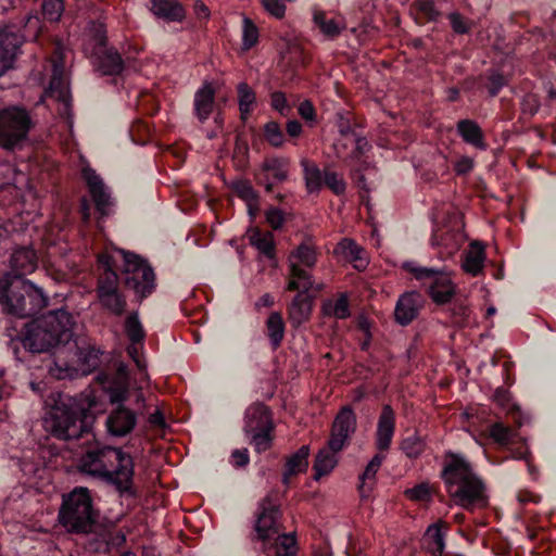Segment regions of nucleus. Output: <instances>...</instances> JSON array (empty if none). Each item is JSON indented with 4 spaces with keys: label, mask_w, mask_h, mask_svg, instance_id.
I'll use <instances>...</instances> for the list:
<instances>
[{
    "label": "nucleus",
    "mask_w": 556,
    "mask_h": 556,
    "mask_svg": "<svg viewBox=\"0 0 556 556\" xmlns=\"http://www.w3.org/2000/svg\"><path fill=\"white\" fill-rule=\"evenodd\" d=\"M265 218L273 230H280L287 222V214L281 208L271 205L265 211Z\"/></svg>",
    "instance_id": "nucleus-56"
},
{
    "label": "nucleus",
    "mask_w": 556,
    "mask_h": 556,
    "mask_svg": "<svg viewBox=\"0 0 556 556\" xmlns=\"http://www.w3.org/2000/svg\"><path fill=\"white\" fill-rule=\"evenodd\" d=\"M74 324L73 316L66 309L50 311L26 323L16 337L11 338L9 349L16 361L29 364L36 354L70 345V350H75L77 367L62 368L55 363V368L51 369L52 376L58 379L72 378L75 375L87 376L100 368L103 352L96 346L80 348L77 341H73Z\"/></svg>",
    "instance_id": "nucleus-1"
},
{
    "label": "nucleus",
    "mask_w": 556,
    "mask_h": 556,
    "mask_svg": "<svg viewBox=\"0 0 556 556\" xmlns=\"http://www.w3.org/2000/svg\"><path fill=\"white\" fill-rule=\"evenodd\" d=\"M457 135L462 140L479 151H486L489 143L479 123L471 118H463L456 123Z\"/></svg>",
    "instance_id": "nucleus-30"
},
{
    "label": "nucleus",
    "mask_w": 556,
    "mask_h": 556,
    "mask_svg": "<svg viewBox=\"0 0 556 556\" xmlns=\"http://www.w3.org/2000/svg\"><path fill=\"white\" fill-rule=\"evenodd\" d=\"M404 495L414 502H431L433 490L428 482H420L404 491Z\"/></svg>",
    "instance_id": "nucleus-53"
},
{
    "label": "nucleus",
    "mask_w": 556,
    "mask_h": 556,
    "mask_svg": "<svg viewBox=\"0 0 556 556\" xmlns=\"http://www.w3.org/2000/svg\"><path fill=\"white\" fill-rule=\"evenodd\" d=\"M99 517L100 510L88 488L75 486L62 495L58 520L67 533L84 535L96 532Z\"/></svg>",
    "instance_id": "nucleus-6"
},
{
    "label": "nucleus",
    "mask_w": 556,
    "mask_h": 556,
    "mask_svg": "<svg viewBox=\"0 0 556 556\" xmlns=\"http://www.w3.org/2000/svg\"><path fill=\"white\" fill-rule=\"evenodd\" d=\"M324 186L330 189L336 195H341L345 192L346 182L334 170L325 169Z\"/></svg>",
    "instance_id": "nucleus-55"
},
{
    "label": "nucleus",
    "mask_w": 556,
    "mask_h": 556,
    "mask_svg": "<svg viewBox=\"0 0 556 556\" xmlns=\"http://www.w3.org/2000/svg\"><path fill=\"white\" fill-rule=\"evenodd\" d=\"M153 14L166 22L181 23L186 17V10L178 0H151Z\"/></svg>",
    "instance_id": "nucleus-37"
},
{
    "label": "nucleus",
    "mask_w": 556,
    "mask_h": 556,
    "mask_svg": "<svg viewBox=\"0 0 556 556\" xmlns=\"http://www.w3.org/2000/svg\"><path fill=\"white\" fill-rule=\"evenodd\" d=\"M334 253L353 264L356 269L366 267L365 251L354 240L344 238L334 248Z\"/></svg>",
    "instance_id": "nucleus-38"
},
{
    "label": "nucleus",
    "mask_w": 556,
    "mask_h": 556,
    "mask_svg": "<svg viewBox=\"0 0 556 556\" xmlns=\"http://www.w3.org/2000/svg\"><path fill=\"white\" fill-rule=\"evenodd\" d=\"M45 420L46 428L50 433L64 441L78 440L84 437H91L94 414L84 404L71 396H59L50 408Z\"/></svg>",
    "instance_id": "nucleus-5"
},
{
    "label": "nucleus",
    "mask_w": 556,
    "mask_h": 556,
    "mask_svg": "<svg viewBox=\"0 0 556 556\" xmlns=\"http://www.w3.org/2000/svg\"><path fill=\"white\" fill-rule=\"evenodd\" d=\"M260 33L257 26L249 17L242 23V51H249L258 43Z\"/></svg>",
    "instance_id": "nucleus-52"
},
{
    "label": "nucleus",
    "mask_w": 556,
    "mask_h": 556,
    "mask_svg": "<svg viewBox=\"0 0 556 556\" xmlns=\"http://www.w3.org/2000/svg\"><path fill=\"white\" fill-rule=\"evenodd\" d=\"M351 143H354V148L351 150V159L353 160H359L370 149L367 138L361 134L356 135Z\"/></svg>",
    "instance_id": "nucleus-60"
},
{
    "label": "nucleus",
    "mask_w": 556,
    "mask_h": 556,
    "mask_svg": "<svg viewBox=\"0 0 556 556\" xmlns=\"http://www.w3.org/2000/svg\"><path fill=\"white\" fill-rule=\"evenodd\" d=\"M81 176L86 181L89 193L99 214L103 217L109 216L110 208L113 205V199L103 179L90 166L83 168Z\"/></svg>",
    "instance_id": "nucleus-20"
},
{
    "label": "nucleus",
    "mask_w": 556,
    "mask_h": 556,
    "mask_svg": "<svg viewBox=\"0 0 556 556\" xmlns=\"http://www.w3.org/2000/svg\"><path fill=\"white\" fill-rule=\"evenodd\" d=\"M79 469L115 486L121 494L136 495L135 462L132 456L121 447L98 442L90 445L79 459Z\"/></svg>",
    "instance_id": "nucleus-4"
},
{
    "label": "nucleus",
    "mask_w": 556,
    "mask_h": 556,
    "mask_svg": "<svg viewBox=\"0 0 556 556\" xmlns=\"http://www.w3.org/2000/svg\"><path fill=\"white\" fill-rule=\"evenodd\" d=\"M124 331L130 342V346L127 349L128 354L138 362V345H143L147 336L138 311L128 313L124 320Z\"/></svg>",
    "instance_id": "nucleus-31"
},
{
    "label": "nucleus",
    "mask_w": 556,
    "mask_h": 556,
    "mask_svg": "<svg viewBox=\"0 0 556 556\" xmlns=\"http://www.w3.org/2000/svg\"><path fill=\"white\" fill-rule=\"evenodd\" d=\"M0 304L7 314L26 318L47 306L48 296L26 278L3 275L0 278Z\"/></svg>",
    "instance_id": "nucleus-7"
},
{
    "label": "nucleus",
    "mask_w": 556,
    "mask_h": 556,
    "mask_svg": "<svg viewBox=\"0 0 556 556\" xmlns=\"http://www.w3.org/2000/svg\"><path fill=\"white\" fill-rule=\"evenodd\" d=\"M231 463L235 467H245L250 463V455L248 448L235 450L231 453Z\"/></svg>",
    "instance_id": "nucleus-64"
},
{
    "label": "nucleus",
    "mask_w": 556,
    "mask_h": 556,
    "mask_svg": "<svg viewBox=\"0 0 556 556\" xmlns=\"http://www.w3.org/2000/svg\"><path fill=\"white\" fill-rule=\"evenodd\" d=\"M484 261L485 253L483 247L475 242L471 244V250L466 253L462 267L466 273L476 277L482 273Z\"/></svg>",
    "instance_id": "nucleus-44"
},
{
    "label": "nucleus",
    "mask_w": 556,
    "mask_h": 556,
    "mask_svg": "<svg viewBox=\"0 0 556 556\" xmlns=\"http://www.w3.org/2000/svg\"><path fill=\"white\" fill-rule=\"evenodd\" d=\"M138 421L137 413L125 406H114L109 413L105 427L111 437L124 438L132 432Z\"/></svg>",
    "instance_id": "nucleus-22"
},
{
    "label": "nucleus",
    "mask_w": 556,
    "mask_h": 556,
    "mask_svg": "<svg viewBox=\"0 0 556 556\" xmlns=\"http://www.w3.org/2000/svg\"><path fill=\"white\" fill-rule=\"evenodd\" d=\"M96 72L101 76L118 77L126 70L119 51L113 46L100 47L90 53Z\"/></svg>",
    "instance_id": "nucleus-19"
},
{
    "label": "nucleus",
    "mask_w": 556,
    "mask_h": 556,
    "mask_svg": "<svg viewBox=\"0 0 556 556\" xmlns=\"http://www.w3.org/2000/svg\"><path fill=\"white\" fill-rule=\"evenodd\" d=\"M309 446L302 445L296 452L286 458L281 482L289 488L291 478L303 473L308 468Z\"/></svg>",
    "instance_id": "nucleus-33"
},
{
    "label": "nucleus",
    "mask_w": 556,
    "mask_h": 556,
    "mask_svg": "<svg viewBox=\"0 0 556 556\" xmlns=\"http://www.w3.org/2000/svg\"><path fill=\"white\" fill-rule=\"evenodd\" d=\"M426 446L425 439L414 432L402 440L400 448L408 458L416 459L425 452Z\"/></svg>",
    "instance_id": "nucleus-46"
},
{
    "label": "nucleus",
    "mask_w": 556,
    "mask_h": 556,
    "mask_svg": "<svg viewBox=\"0 0 556 556\" xmlns=\"http://www.w3.org/2000/svg\"><path fill=\"white\" fill-rule=\"evenodd\" d=\"M349 25H358L363 31H378L376 25V4L371 0H362L345 16Z\"/></svg>",
    "instance_id": "nucleus-28"
},
{
    "label": "nucleus",
    "mask_w": 556,
    "mask_h": 556,
    "mask_svg": "<svg viewBox=\"0 0 556 556\" xmlns=\"http://www.w3.org/2000/svg\"><path fill=\"white\" fill-rule=\"evenodd\" d=\"M333 148L338 157L346 159L348 156L351 157V150L354 148V143H351V139L340 136L334 142Z\"/></svg>",
    "instance_id": "nucleus-63"
},
{
    "label": "nucleus",
    "mask_w": 556,
    "mask_h": 556,
    "mask_svg": "<svg viewBox=\"0 0 556 556\" xmlns=\"http://www.w3.org/2000/svg\"><path fill=\"white\" fill-rule=\"evenodd\" d=\"M396 430V413L390 404L381 406L374 435L376 451L389 452Z\"/></svg>",
    "instance_id": "nucleus-21"
},
{
    "label": "nucleus",
    "mask_w": 556,
    "mask_h": 556,
    "mask_svg": "<svg viewBox=\"0 0 556 556\" xmlns=\"http://www.w3.org/2000/svg\"><path fill=\"white\" fill-rule=\"evenodd\" d=\"M387 458V452L377 451L366 465L364 471L358 476L357 490L363 500L368 498L376 484V476L382 463Z\"/></svg>",
    "instance_id": "nucleus-32"
},
{
    "label": "nucleus",
    "mask_w": 556,
    "mask_h": 556,
    "mask_svg": "<svg viewBox=\"0 0 556 556\" xmlns=\"http://www.w3.org/2000/svg\"><path fill=\"white\" fill-rule=\"evenodd\" d=\"M31 126V118L25 108L9 105L0 110V144L9 150L15 149L27 138Z\"/></svg>",
    "instance_id": "nucleus-11"
},
{
    "label": "nucleus",
    "mask_w": 556,
    "mask_h": 556,
    "mask_svg": "<svg viewBox=\"0 0 556 556\" xmlns=\"http://www.w3.org/2000/svg\"><path fill=\"white\" fill-rule=\"evenodd\" d=\"M85 36L88 40L87 46L90 53H92V50H97L100 47L109 46L106 26L98 20H91L88 22L85 29Z\"/></svg>",
    "instance_id": "nucleus-42"
},
{
    "label": "nucleus",
    "mask_w": 556,
    "mask_h": 556,
    "mask_svg": "<svg viewBox=\"0 0 556 556\" xmlns=\"http://www.w3.org/2000/svg\"><path fill=\"white\" fill-rule=\"evenodd\" d=\"M338 452H332L329 447L321 448L316 457L313 465V479L319 481L323 477L329 475L338 465V458L336 456Z\"/></svg>",
    "instance_id": "nucleus-41"
},
{
    "label": "nucleus",
    "mask_w": 556,
    "mask_h": 556,
    "mask_svg": "<svg viewBox=\"0 0 556 556\" xmlns=\"http://www.w3.org/2000/svg\"><path fill=\"white\" fill-rule=\"evenodd\" d=\"M440 478L450 500L456 506L470 513L489 507L486 482L464 454L445 451L441 460Z\"/></svg>",
    "instance_id": "nucleus-3"
},
{
    "label": "nucleus",
    "mask_w": 556,
    "mask_h": 556,
    "mask_svg": "<svg viewBox=\"0 0 556 556\" xmlns=\"http://www.w3.org/2000/svg\"><path fill=\"white\" fill-rule=\"evenodd\" d=\"M123 258V269L118 274L112 268L109 255L98 256L103 273L97 279V298L103 309L117 317L127 312V300L119 286L132 292V302L139 305L155 292L157 286L154 269L147 260L125 251Z\"/></svg>",
    "instance_id": "nucleus-2"
},
{
    "label": "nucleus",
    "mask_w": 556,
    "mask_h": 556,
    "mask_svg": "<svg viewBox=\"0 0 556 556\" xmlns=\"http://www.w3.org/2000/svg\"><path fill=\"white\" fill-rule=\"evenodd\" d=\"M414 22L424 26L428 23H437L442 17V12L438 9L433 0H414L409 8Z\"/></svg>",
    "instance_id": "nucleus-36"
},
{
    "label": "nucleus",
    "mask_w": 556,
    "mask_h": 556,
    "mask_svg": "<svg viewBox=\"0 0 556 556\" xmlns=\"http://www.w3.org/2000/svg\"><path fill=\"white\" fill-rule=\"evenodd\" d=\"M298 114L309 128L315 127L319 123L316 108L309 99L300 102L298 105Z\"/></svg>",
    "instance_id": "nucleus-54"
},
{
    "label": "nucleus",
    "mask_w": 556,
    "mask_h": 556,
    "mask_svg": "<svg viewBox=\"0 0 556 556\" xmlns=\"http://www.w3.org/2000/svg\"><path fill=\"white\" fill-rule=\"evenodd\" d=\"M267 336L274 349L280 346L286 332V324L281 313L271 312L266 320Z\"/></svg>",
    "instance_id": "nucleus-45"
},
{
    "label": "nucleus",
    "mask_w": 556,
    "mask_h": 556,
    "mask_svg": "<svg viewBox=\"0 0 556 556\" xmlns=\"http://www.w3.org/2000/svg\"><path fill=\"white\" fill-rule=\"evenodd\" d=\"M237 94L240 118L243 123H245L252 114L254 105L256 104V94L245 81L238 84Z\"/></svg>",
    "instance_id": "nucleus-43"
},
{
    "label": "nucleus",
    "mask_w": 556,
    "mask_h": 556,
    "mask_svg": "<svg viewBox=\"0 0 556 556\" xmlns=\"http://www.w3.org/2000/svg\"><path fill=\"white\" fill-rule=\"evenodd\" d=\"M338 131L341 137L345 139H353L359 132L356 129V126L352 123L351 118L344 115H339L338 119Z\"/></svg>",
    "instance_id": "nucleus-58"
},
{
    "label": "nucleus",
    "mask_w": 556,
    "mask_h": 556,
    "mask_svg": "<svg viewBox=\"0 0 556 556\" xmlns=\"http://www.w3.org/2000/svg\"><path fill=\"white\" fill-rule=\"evenodd\" d=\"M318 255L319 251L314 237L307 233L304 235L302 241L289 255L290 278L287 283V291H309L313 288L314 279L308 269L316 266Z\"/></svg>",
    "instance_id": "nucleus-9"
},
{
    "label": "nucleus",
    "mask_w": 556,
    "mask_h": 556,
    "mask_svg": "<svg viewBox=\"0 0 556 556\" xmlns=\"http://www.w3.org/2000/svg\"><path fill=\"white\" fill-rule=\"evenodd\" d=\"M49 88L51 92L55 93L58 100L62 102L65 108L70 106L71 94L65 75L63 55L59 51V48H56L55 58L52 62V75Z\"/></svg>",
    "instance_id": "nucleus-25"
},
{
    "label": "nucleus",
    "mask_w": 556,
    "mask_h": 556,
    "mask_svg": "<svg viewBox=\"0 0 556 556\" xmlns=\"http://www.w3.org/2000/svg\"><path fill=\"white\" fill-rule=\"evenodd\" d=\"M475 168V161L470 156L463 155L454 164V170L457 176H466Z\"/></svg>",
    "instance_id": "nucleus-62"
},
{
    "label": "nucleus",
    "mask_w": 556,
    "mask_h": 556,
    "mask_svg": "<svg viewBox=\"0 0 556 556\" xmlns=\"http://www.w3.org/2000/svg\"><path fill=\"white\" fill-rule=\"evenodd\" d=\"M250 244L263 256L270 261L276 260V242L270 231H263L258 226H251L248 229Z\"/></svg>",
    "instance_id": "nucleus-35"
},
{
    "label": "nucleus",
    "mask_w": 556,
    "mask_h": 556,
    "mask_svg": "<svg viewBox=\"0 0 556 556\" xmlns=\"http://www.w3.org/2000/svg\"><path fill=\"white\" fill-rule=\"evenodd\" d=\"M321 313L326 317L346 319L351 316L350 298L346 292H339L336 299H326L321 304Z\"/></svg>",
    "instance_id": "nucleus-39"
},
{
    "label": "nucleus",
    "mask_w": 556,
    "mask_h": 556,
    "mask_svg": "<svg viewBox=\"0 0 556 556\" xmlns=\"http://www.w3.org/2000/svg\"><path fill=\"white\" fill-rule=\"evenodd\" d=\"M231 191L244 203L261 200V194L254 189L252 182L248 179H236L230 184Z\"/></svg>",
    "instance_id": "nucleus-47"
},
{
    "label": "nucleus",
    "mask_w": 556,
    "mask_h": 556,
    "mask_svg": "<svg viewBox=\"0 0 556 556\" xmlns=\"http://www.w3.org/2000/svg\"><path fill=\"white\" fill-rule=\"evenodd\" d=\"M521 111L523 114L533 116L540 109V100L534 93H527L521 99Z\"/></svg>",
    "instance_id": "nucleus-61"
},
{
    "label": "nucleus",
    "mask_w": 556,
    "mask_h": 556,
    "mask_svg": "<svg viewBox=\"0 0 556 556\" xmlns=\"http://www.w3.org/2000/svg\"><path fill=\"white\" fill-rule=\"evenodd\" d=\"M26 38H29L24 30L21 34V29L13 25H0V79L4 74L14 68V64L22 53V45ZM0 86H4L0 83Z\"/></svg>",
    "instance_id": "nucleus-13"
},
{
    "label": "nucleus",
    "mask_w": 556,
    "mask_h": 556,
    "mask_svg": "<svg viewBox=\"0 0 556 556\" xmlns=\"http://www.w3.org/2000/svg\"><path fill=\"white\" fill-rule=\"evenodd\" d=\"M64 11L63 0H42L41 10L31 11L23 17V30L34 40H38L46 26L43 20L50 23L60 21Z\"/></svg>",
    "instance_id": "nucleus-14"
},
{
    "label": "nucleus",
    "mask_w": 556,
    "mask_h": 556,
    "mask_svg": "<svg viewBox=\"0 0 556 556\" xmlns=\"http://www.w3.org/2000/svg\"><path fill=\"white\" fill-rule=\"evenodd\" d=\"M274 429L271 412L266 405L257 402L245 409L243 430L256 452H265L271 446Z\"/></svg>",
    "instance_id": "nucleus-10"
},
{
    "label": "nucleus",
    "mask_w": 556,
    "mask_h": 556,
    "mask_svg": "<svg viewBox=\"0 0 556 556\" xmlns=\"http://www.w3.org/2000/svg\"><path fill=\"white\" fill-rule=\"evenodd\" d=\"M450 525L439 520L428 526L422 536V547L432 556H443Z\"/></svg>",
    "instance_id": "nucleus-24"
},
{
    "label": "nucleus",
    "mask_w": 556,
    "mask_h": 556,
    "mask_svg": "<svg viewBox=\"0 0 556 556\" xmlns=\"http://www.w3.org/2000/svg\"><path fill=\"white\" fill-rule=\"evenodd\" d=\"M313 22L323 36L329 40L337 39L348 28L345 16L338 13L336 17H329L326 11L314 9Z\"/></svg>",
    "instance_id": "nucleus-27"
},
{
    "label": "nucleus",
    "mask_w": 556,
    "mask_h": 556,
    "mask_svg": "<svg viewBox=\"0 0 556 556\" xmlns=\"http://www.w3.org/2000/svg\"><path fill=\"white\" fill-rule=\"evenodd\" d=\"M357 430V416L351 405L342 406L331 425L328 447L332 452H341Z\"/></svg>",
    "instance_id": "nucleus-15"
},
{
    "label": "nucleus",
    "mask_w": 556,
    "mask_h": 556,
    "mask_svg": "<svg viewBox=\"0 0 556 556\" xmlns=\"http://www.w3.org/2000/svg\"><path fill=\"white\" fill-rule=\"evenodd\" d=\"M507 85L508 78L503 73L497 70L488 71L483 86L488 90L490 97H496Z\"/></svg>",
    "instance_id": "nucleus-51"
},
{
    "label": "nucleus",
    "mask_w": 556,
    "mask_h": 556,
    "mask_svg": "<svg viewBox=\"0 0 556 556\" xmlns=\"http://www.w3.org/2000/svg\"><path fill=\"white\" fill-rule=\"evenodd\" d=\"M216 90L212 83L205 81L194 93L193 114L200 123H205L216 106Z\"/></svg>",
    "instance_id": "nucleus-29"
},
{
    "label": "nucleus",
    "mask_w": 556,
    "mask_h": 556,
    "mask_svg": "<svg viewBox=\"0 0 556 556\" xmlns=\"http://www.w3.org/2000/svg\"><path fill=\"white\" fill-rule=\"evenodd\" d=\"M298 294L294 295L291 303L287 307L288 318L293 327H299L307 321L312 313V301L306 293L308 291L295 290Z\"/></svg>",
    "instance_id": "nucleus-34"
},
{
    "label": "nucleus",
    "mask_w": 556,
    "mask_h": 556,
    "mask_svg": "<svg viewBox=\"0 0 556 556\" xmlns=\"http://www.w3.org/2000/svg\"><path fill=\"white\" fill-rule=\"evenodd\" d=\"M424 307V298L417 291L404 292L396 301L394 320L402 327L409 326L418 318Z\"/></svg>",
    "instance_id": "nucleus-23"
},
{
    "label": "nucleus",
    "mask_w": 556,
    "mask_h": 556,
    "mask_svg": "<svg viewBox=\"0 0 556 556\" xmlns=\"http://www.w3.org/2000/svg\"><path fill=\"white\" fill-rule=\"evenodd\" d=\"M270 105L273 110L277 111L281 116H288L291 112V106L287 100L285 92L274 91L270 94Z\"/></svg>",
    "instance_id": "nucleus-57"
},
{
    "label": "nucleus",
    "mask_w": 556,
    "mask_h": 556,
    "mask_svg": "<svg viewBox=\"0 0 556 556\" xmlns=\"http://www.w3.org/2000/svg\"><path fill=\"white\" fill-rule=\"evenodd\" d=\"M290 162L285 156L266 157L260 169L255 172L254 179L258 186L264 187L267 193H271L276 185L288 179Z\"/></svg>",
    "instance_id": "nucleus-16"
},
{
    "label": "nucleus",
    "mask_w": 556,
    "mask_h": 556,
    "mask_svg": "<svg viewBox=\"0 0 556 556\" xmlns=\"http://www.w3.org/2000/svg\"><path fill=\"white\" fill-rule=\"evenodd\" d=\"M430 241L432 247L438 250L439 256L442 260H447L460 250L465 241V233L460 228L434 224Z\"/></svg>",
    "instance_id": "nucleus-17"
},
{
    "label": "nucleus",
    "mask_w": 556,
    "mask_h": 556,
    "mask_svg": "<svg viewBox=\"0 0 556 556\" xmlns=\"http://www.w3.org/2000/svg\"><path fill=\"white\" fill-rule=\"evenodd\" d=\"M38 257L33 248L18 247L11 254L10 270L4 275H14L25 278L37 268Z\"/></svg>",
    "instance_id": "nucleus-26"
},
{
    "label": "nucleus",
    "mask_w": 556,
    "mask_h": 556,
    "mask_svg": "<svg viewBox=\"0 0 556 556\" xmlns=\"http://www.w3.org/2000/svg\"><path fill=\"white\" fill-rule=\"evenodd\" d=\"M264 10L271 16L280 20L286 14V3L283 0H261Z\"/></svg>",
    "instance_id": "nucleus-59"
},
{
    "label": "nucleus",
    "mask_w": 556,
    "mask_h": 556,
    "mask_svg": "<svg viewBox=\"0 0 556 556\" xmlns=\"http://www.w3.org/2000/svg\"><path fill=\"white\" fill-rule=\"evenodd\" d=\"M263 138L274 148H281L286 142V135L276 121H269L263 126Z\"/></svg>",
    "instance_id": "nucleus-49"
},
{
    "label": "nucleus",
    "mask_w": 556,
    "mask_h": 556,
    "mask_svg": "<svg viewBox=\"0 0 556 556\" xmlns=\"http://www.w3.org/2000/svg\"><path fill=\"white\" fill-rule=\"evenodd\" d=\"M450 26L455 35H470L476 26L473 20L466 17L459 11H452L446 15Z\"/></svg>",
    "instance_id": "nucleus-48"
},
{
    "label": "nucleus",
    "mask_w": 556,
    "mask_h": 556,
    "mask_svg": "<svg viewBox=\"0 0 556 556\" xmlns=\"http://www.w3.org/2000/svg\"><path fill=\"white\" fill-rule=\"evenodd\" d=\"M257 510L254 530L263 543L264 556H295V538L291 534H279V507L266 497Z\"/></svg>",
    "instance_id": "nucleus-8"
},
{
    "label": "nucleus",
    "mask_w": 556,
    "mask_h": 556,
    "mask_svg": "<svg viewBox=\"0 0 556 556\" xmlns=\"http://www.w3.org/2000/svg\"><path fill=\"white\" fill-rule=\"evenodd\" d=\"M111 404L114 406L125 405L129 399V386L126 380H113L108 389Z\"/></svg>",
    "instance_id": "nucleus-50"
},
{
    "label": "nucleus",
    "mask_w": 556,
    "mask_h": 556,
    "mask_svg": "<svg viewBox=\"0 0 556 556\" xmlns=\"http://www.w3.org/2000/svg\"><path fill=\"white\" fill-rule=\"evenodd\" d=\"M402 268L424 285L429 281L427 292L437 305L448 303L455 295V286L440 269L418 266L413 261L405 262Z\"/></svg>",
    "instance_id": "nucleus-12"
},
{
    "label": "nucleus",
    "mask_w": 556,
    "mask_h": 556,
    "mask_svg": "<svg viewBox=\"0 0 556 556\" xmlns=\"http://www.w3.org/2000/svg\"><path fill=\"white\" fill-rule=\"evenodd\" d=\"M491 438L502 446L508 448L509 455L504 458L486 454L488 460L493 465H501L507 458L527 459L528 448L521 444L517 447H511L517 439V429L511 428L503 422H494L490 427Z\"/></svg>",
    "instance_id": "nucleus-18"
},
{
    "label": "nucleus",
    "mask_w": 556,
    "mask_h": 556,
    "mask_svg": "<svg viewBox=\"0 0 556 556\" xmlns=\"http://www.w3.org/2000/svg\"><path fill=\"white\" fill-rule=\"evenodd\" d=\"M301 166L303 169L306 189L309 193H318L324 187L325 170L309 160H302Z\"/></svg>",
    "instance_id": "nucleus-40"
}]
</instances>
